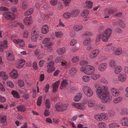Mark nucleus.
<instances>
[{"label":"nucleus","instance_id":"de8ad7c7","mask_svg":"<svg viewBox=\"0 0 128 128\" xmlns=\"http://www.w3.org/2000/svg\"><path fill=\"white\" fill-rule=\"evenodd\" d=\"M79 60V58L78 56L74 57L72 59V61L74 62H77Z\"/></svg>","mask_w":128,"mask_h":128},{"label":"nucleus","instance_id":"09e8293b","mask_svg":"<svg viewBox=\"0 0 128 128\" xmlns=\"http://www.w3.org/2000/svg\"><path fill=\"white\" fill-rule=\"evenodd\" d=\"M89 12V11L86 10H84L82 13L81 14L82 16H86L88 15Z\"/></svg>","mask_w":128,"mask_h":128},{"label":"nucleus","instance_id":"7ed1b4c3","mask_svg":"<svg viewBox=\"0 0 128 128\" xmlns=\"http://www.w3.org/2000/svg\"><path fill=\"white\" fill-rule=\"evenodd\" d=\"M112 30L110 28H108L106 29L104 33L102 34L103 41L106 42L108 41L112 33Z\"/></svg>","mask_w":128,"mask_h":128},{"label":"nucleus","instance_id":"8fccbe9b","mask_svg":"<svg viewBox=\"0 0 128 128\" xmlns=\"http://www.w3.org/2000/svg\"><path fill=\"white\" fill-rule=\"evenodd\" d=\"M3 16L6 19H9L11 17V16L7 12L4 13Z\"/></svg>","mask_w":128,"mask_h":128},{"label":"nucleus","instance_id":"6e6552de","mask_svg":"<svg viewBox=\"0 0 128 128\" xmlns=\"http://www.w3.org/2000/svg\"><path fill=\"white\" fill-rule=\"evenodd\" d=\"M42 43L45 44V47L52 46L53 45V43L51 40L50 38L49 37L44 38L42 42Z\"/></svg>","mask_w":128,"mask_h":128},{"label":"nucleus","instance_id":"0e129e2a","mask_svg":"<svg viewBox=\"0 0 128 128\" xmlns=\"http://www.w3.org/2000/svg\"><path fill=\"white\" fill-rule=\"evenodd\" d=\"M88 64V62L86 61H82L80 62V64L82 66L86 65Z\"/></svg>","mask_w":128,"mask_h":128},{"label":"nucleus","instance_id":"20e7f679","mask_svg":"<svg viewBox=\"0 0 128 128\" xmlns=\"http://www.w3.org/2000/svg\"><path fill=\"white\" fill-rule=\"evenodd\" d=\"M39 32L37 31L35 27H34L31 32V38L33 42H36L38 40Z\"/></svg>","mask_w":128,"mask_h":128},{"label":"nucleus","instance_id":"4c0bfd02","mask_svg":"<svg viewBox=\"0 0 128 128\" xmlns=\"http://www.w3.org/2000/svg\"><path fill=\"white\" fill-rule=\"evenodd\" d=\"M122 49L121 48H118L115 52L114 53L116 55H119L122 53Z\"/></svg>","mask_w":128,"mask_h":128},{"label":"nucleus","instance_id":"72a5a7b5","mask_svg":"<svg viewBox=\"0 0 128 128\" xmlns=\"http://www.w3.org/2000/svg\"><path fill=\"white\" fill-rule=\"evenodd\" d=\"M95 104V102L94 100H90L88 102V106L89 107L92 108L94 106Z\"/></svg>","mask_w":128,"mask_h":128},{"label":"nucleus","instance_id":"338daca9","mask_svg":"<svg viewBox=\"0 0 128 128\" xmlns=\"http://www.w3.org/2000/svg\"><path fill=\"white\" fill-rule=\"evenodd\" d=\"M77 42L76 40H72L71 41L70 43V44L71 46H74L76 43Z\"/></svg>","mask_w":128,"mask_h":128},{"label":"nucleus","instance_id":"6ab92c4d","mask_svg":"<svg viewBox=\"0 0 128 128\" xmlns=\"http://www.w3.org/2000/svg\"><path fill=\"white\" fill-rule=\"evenodd\" d=\"M25 60H21L18 62V64L17 66V68H20L23 67L24 64Z\"/></svg>","mask_w":128,"mask_h":128},{"label":"nucleus","instance_id":"3c124183","mask_svg":"<svg viewBox=\"0 0 128 128\" xmlns=\"http://www.w3.org/2000/svg\"><path fill=\"white\" fill-rule=\"evenodd\" d=\"M94 118L95 119L97 120L101 121L102 120L100 114V115H96L94 116Z\"/></svg>","mask_w":128,"mask_h":128},{"label":"nucleus","instance_id":"412c9836","mask_svg":"<svg viewBox=\"0 0 128 128\" xmlns=\"http://www.w3.org/2000/svg\"><path fill=\"white\" fill-rule=\"evenodd\" d=\"M68 82L65 80H63L60 86V88L61 90L64 89L66 86L68 85Z\"/></svg>","mask_w":128,"mask_h":128},{"label":"nucleus","instance_id":"f257e3e1","mask_svg":"<svg viewBox=\"0 0 128 128\" xmlns=\"http://www.w3.org/2000/svg\"><path fill=\"white\" fill-rule=\"evenodd\" d=\"M98 96L102 102L104 103L110 102L112 98V97L110 95V92H108L107 88Z\"/></svg>","mask_w":128,"mask_h":128},{"label":"nucleus","instance_id":"39448f33","mask_svg":"<svg viewBox=\"0 0 128 128\" xmlns=\"http://www.w3.org/2000/svg\"><path fill=\"white\" fill-rule=\"evenodd\" d=\"M82 90L84 93L87 96L90 97L92 95V91L89 86H84L82 88Z\"/></svg>","mask_w":128,"mask_h":128},{"label":"nucleus","instance_id":"79ce46f5","mask_svg":"<svg viewBox=\"0 0 128 128\" xmlns=\"http://www.w3.org/2000/svg\"><path fill=\"white\" fill-rule=\"evenodd\" d=\"M63 16L64 17L66 18H68L71 17V14L69 12H66L64 14Z\"/></svg>","mask_w":128,"mask_h":128},{"label":"nucleus","instance_id":"dca6fc26","mask_svg":"<svg viewBox=\"0 0 128 128\" xmlns=\"http://www.w3.org/2000/svg\"><path fill=\"white\" fill-rule=\"evenodd\" d=\"M111 93L114 96H118L119 95V91L115 88H112L111 89Z\"/></svg>","mask_w":128,"mask_h":128},{"label":"nucleus","instance_id":"bb28decb","mask_svg":"<svg viewBox=\"0 0 128 128\" xmlns=\"http://www.w3.org/2000/svg\"><path fill=\"white\" fill-rule=\"evenodd\" d=\"M11 93L15 98H20V95L17 91L13 90L12 91Z\"/></svg>","mask_w":128,"mask_h":128},{"label":"nucleus","instance_id":"a878e982","mask_svg":"<svg viewBox=\"0 0 128 128\" xmlns=\"http://www.w3.org/2000/svg\"><path fill=\"white\" fill-rule=\"evenodd\" d=\"M118 10L116 8H110V11L108 13L110 14H114Z\"/></svg>","mask_w":128,"mask_h":128},{"label":"nucleus","instance_id":"603ef678","mask_svg":"<svg viewBox=\"0 0 128 128\" xmlns=\"http://www.w3.org/2000/svg\"><path fill=\"white\" fill-rule=\"evenodd\" d=\"M99 127L101 128H104L106 127V124L104 122H100L98 124Z\"/></svg>","mask_w":128,"mask_h":128},{"label":"nucleus","instance_id":"864d4df0","mask_svg":"<svg viewBox=\"0 0 128 128\" xmlns=\"http://www.w3.org/2000/svg\"><path fill=\"white\" fill-rule=\"evenodd\" d=\"M66 6H69L71 0H62Z\"/></svg>","mask_w":128,"mask_h":128},{"label":"nucleus","instance_id":"37998d69","mask_svg":"<svg viewBox=\"0 0 128 128\" xmlns=\"http://www.w3.org/2000/svg\"><path fill=\"white\" fill-rule=\"evenodd\" d=\"M82 79L84 82H87L90 80L89 77L88 76H84L82 77Z\"/></svg>","mask_w":128,"mask_h":128},{"label":"nucleus","instance_id":"5701e85b","mask_svg":"<svg viewBox=\"0 0 128 128\" xmlns=\"http://www.w3.org/2000/svg\"><path fill=\"white\" fill-rule=\"evenodd\" d=\"M34 11V10L33 8H30L24 13V15L27 16L31 15L33 13Z\"/></svg>","mask_w":128,"mask_h":128},{"label":"nucleus","instance_id":"473e14b6","mask_svg":"<svg viewBox=\"0 0 128 128\" xmlns=\"http://www.w3.org/2000/svg\"><path fill=\"white\" fill-rule=\"evenodd\" d=\"M50 100L48 98H47L46 100V102H45V106L46 108L48 109L50 108Z\"/></svg>","mask_w":128,"mask_h":128},{"label":"nucleus","instance_id":"a19ab883","mask_svg":"<svg viewBox=\"0 0 128 128\" xmlns=\"http://www.w3.org/2000/svg\"><path fill=\"white\" fill-rule=\"evenodd\" d=\"M110 66L113 68H115L116 67V62L114 60H112L110 62Z\"/></svg>","mask_w":128,"mask_h":128},{"label":"nucleus","instance_id":"c756f323","mask_svg":"<svg viewBox=\"0 0 128 128\" xmlns=\"http://www.w3.org/2000/svg\"><path fill=\"white\" fill-rule=\"evenodd\" d=\"M82 94L80 93L78 94L75 97L74 100L75 101H79L82 98Z\"/></svg>","mask_w":128,"mask_h":128},{"label":"nucleus","instance_id":"774afa93","mask_svg":"<svg viewBox=\"0 0 128 128\" xmlns=\"http://www.w3.org/2000/svg\"><path fill=\"white\" fill-rule=\"evenodd\" d=\"M28 31H26L23 33V37L24 38H27L28 36Z\"/></svg>","mask_w":128,"mask_h":128},{"label":"nucleus","instance_id":"ddd939ff","mask_svg":"<svg viewBox=\"0 0 128 128\" xmlns=\"http://www.w3.org/2000/svg\"><path fill=\"white\" fill-rule=\"evenodd\" d=\"M49 32L48 26V25L45 24L44 25L42 28L41 32L44 34H46Z\"/></svg>","mask_w":128,"mask_h":128},{"label":"nucleus","instance_id":"aec40b11","mask_svg":"<svg viewBox=\"0 0 128 128\" xmlns=\"http://www.w3.org/2000/svg\"><path fill=\"white\" fill-rule=\"evenodd\" d=\"M122 126H128V118H124L121 121Z\"/></svg>","mask_w":128,"mask_h":128},{"label":"nucleus","instance_id":"f704fd0d","mask_svg":"<svg viewBox=\"0 0 128 128\" xmlns=\"http://www.w3.org/2000/svg\"><path fill=\"white\" fill-rule=\"evenodd\" d=\"M17 108L18 111L20 112H24L26 109L24 105L18 106Z\"/></svg>","mask_w":128,"mask_h":128},{"label":"nucleus","instance_id":"423d86ee","mask_svg":"<svg viewBox=\"0 0 128 128\" xmlns=\"http://www.w3.org/2000/svg\"><path fill=\"white\" fill-rule=\"evenodd\" d=\"M55 108L56 110L58 111L63 112L66 110L67 108L66 105L65 104H60L58 103L56 104Z\"/></svg>","mask_w":128,"mask_h":128},{"label":"nucleus","instance_id":"58836bf2","mask_svg":"<svg viewBox=\"0 0 128 128\" xmlns=\"http://www.w3.org/2000/svg\"><path fill=\"white\" fill-rule=\"evenodd\" d=\"M122 100V98L121 97H119L116 98L114 100V104H117L121 102Z\"/></svg>","mask_w":128,"mask_h":128},{"label":"nucleus","instance_id":"052dcab7","mask_svg":"<svg viewBox=\"0 0 128 128\" xmlns=\"http://www.w3.org/2000/svg\"><path fill=\"white\" fill-rule=\"evenodd\" d=\"M76 91V89L75 88L71 87L68 90V91L70 92L74 93Z\"/></svg>","mask_w":128,"mask_h":128},{"label":"nucleus","instance_id":"393cba45","mask_svg":"<svg viewBox=\"0 0 128 128\" xmlns=\"http://www.w3.org/2000/svg\"><path fill=\"white\" fill-rule=\"evenodd\" d=\"M6 117L5 115H2L0 117V122L2 124H4L6 120Z\"/></svg>","mask_w":128,"mask_h":128},{"label":"nucleus","instance_id":"5fc2aeb1","mask_svg":"<svg viewBox=\"0 0 128 128\" xmlns=\"http://www.w3.org/2000/svg\"><path fill=\"white\" fill-rule=\"evenodd\" d=\"M116 124L115 122H113L108 125V127L110 128H112L116 127Z\"/></svg>","mask_w":128,"mask_h":128},{"label":"nucleus","instance_id":"1a4fd4ad","mask_svg":"<svg viewBox=\"0 0 128 128\" xmlns=\"http://www.w3.org/2000/svg\"><path fill=\"white\" fill-rule=\"evenodd\" d=\"M11 77L14 79H16L18 76V74L17 70L15 69H13L10 73Z\"/></svg>","mask_w":128,"mask_h":128},{"label":"nucleus","instance_id":"680f3d73","mask_svg":"<svg viewBox=\"0 0 128 128\" xmlns=\"http://www.w3.org/2000/svg\"><path fill=\"white\" fill-rule=\"evenodd\" d=\"M8 10V8L5 7L0 6V10L2 11H7Z\"/></svg>","mask_w":128,"mask_h":128},{"label":"nucleus","instance_id":"c03bdc74","mask_svg":"<svg viewBox=\"0 0 128 128\" xmlns=\"http://www.w3.org/2000/svg\"><path fill=\"white\" fill-rule=\"evenodd\" d=\"M7 85L8 86L10 87L11 88L14 87V85L13 83L10 81H9L6 82Z\"/></svg>","mask_w":128,"mask_h":128},{"label":"nucleus","instance_id":"0eeeda50","mask_svg":"<svg viewBox=\"0 0 128 128\" xmlns=\"http://www.w3.org/2000/svg\"><path fill=\"white\" fill-rule=\"evenodd\" d=\"M94 86L96 89L97 94L98 95L100 94L107 88L106 86H102L101 87L100 85L97 84H94Z\"/></svg>","mask_w":128,"mask_h":128},{"label":"nucleus","instance_id":"a211bd4d","mask_svg":"<svg viewBox=\"0 0 128 128\" xmlns=\"http://www.w3.org/2000/svg\"><path fill=\"white\" fill-rule=\"evenodd\" d=\"M79 11L78 10L74 9L72 10L71 12L72 17H75L79 15Z\"/></svg>","mask_w":128,"mask_h":128},{"label":"nucleus","instance_id":"e433bc0d","mask_svg":"<svg viewBox=\"0 0 128 128\" xmlns=\"http://www.w3.org/2000/svg\"><path fill=\"white\" fill-rule=\"evenodd\" d=\"M122 68L120 66H118L115 68L114 72L116 74H118L121 71Z\"/></svg>","mask_w":128,"mask_h":128},{"label":"nucleus","instance_id":"69168bd1","mask_svg":"<svg viewBox=\"0 0 128 128\" xmlns=\"http://www.w3.org/2000/svg\"><path fill=\"white\" fill-rule=\"evenodd\" d=\"M101 82L103 84H106L108 82V81L104 78H103L101 80Z\"/></svg>","mask_w":128,"mask_h":128},{"label":"nucleus","instance_id":"2eb2a0df","mask_svg":"<svg viewBox=\"0 0 128 128\" xmlns=\"http://www.w3.org/2000/svg\"><path fill=\"white\" fill-rule=\"evenodd\" d=\"M84 7L87 8H91L93 5V2L90 1H87L85 3Z\"/></svg>","mask_w":128,"mask_h":128},{"label":"nucleus","instance_id":"4d7b16f0","mask_svg":"<svg viewBox=\"0 0 128 128\" xmlns=\"http://www.w3.org/2000/svg\"><path fill=\"white\" fill-rule=\"evenodd\" d=\"M19 86L20 87H23L24 85V82L22 80H19L18 82Z\"/></svg>","mask_w":128,"mask_h":128},{"label":"nucleus","instance_id":"9d476101","mask_svg":"<svg viewBox=\"0 0 128 128\" xmlns=\"http://www.w3.org/2000/svg\"><path fill=\"white\" fill-rule=\"evenodd\" d=\"M7 43L6 40H5L3 42H0V50L3 52L4 49H5L7 48Z\"/></svg>","mask_w":128,"mask_h":128},{"label":"nucleus","instance_id":"6e6d98bb","mask_svg":"<svg viewBox=\"0 0 128 128\" xmlns=\"http://www.w3.org/2000/svg\"><path fill=\"white\" fill-rule=\"evenodd\" d=\"M50 3L52 5L55 6L57 4V0H52L50 2Z\"/></svg>","mask_w":128,"mask_h":128},{"label":"nucleus","instance_id":"bf43d9fd","mask_svg":"<svg viewBox=\"0 0 128 128\" xmlns=\"http://www.w3.org/2000/svg\"><path fill=\"white\" fill-rule=\"evenodd\" d=\"M102 118V120H106L107 118V115L106 114H100Z\"/></svg>","mask_w":128,"mask_h":128},{"label":"nucleus","instance_id":"f3484780","mask_svg":"<svg viewBox=\"0 0 128 128\" xmlns=\"http://www.w3.org/2000/svg\"><path fill=\"white\" fill-rule=\"evenodd\" d=\"M32 17H26L24 20V23L26 25H29L31 24Z\"/></svg>","mask_w":128,"mask_h":128},{"label":"nucleus","instance_id":"f03ea898","mask_svg":"<svg viewBox=\"0 0 128 128\" xmlns=\"http://www.w3.org/2000/svg\"><path fill=\"white\" fill-rule=\"evenodd\" d=\"M81 70L87 74L90 75L94 72L95 69L94 67L92 66L86 65V66L82 67Z\"/></svg>","mask_w":128,"mask_h":128},{"label":"nucleus","instance_id":"c9c22d12","mask_svg":"<svg viewBox=\"0 0 128 128\" xmlns=\"http://www.w3.org/2000/svg\"><path fill=\"white\" fill-rule=\"evenodd\" d=\"M83 28L81 25H76L74 26L73 28L74 30L78 31L81 30Z\"/></svg>","mask_w":128,"mask_h":128},{"label":"nucleus","instance_id":"4468645a","mask_svg":"<svg viewBox=\"0 0 128 128\" xmlns=\"http://www.w3.org/2000/svg\"><path fill=\"white\" fill-rule=\"evenodd\" d=\"M107 67V65L106 63H102L98 66V70L101 71H103L106 70Z\"/></svg>","mask_w":128,"mask_h":128},{"label":"nucleus","instance_id":"49530a36","mask_svg":"<svg viewBox=\"0 0 128 128\" xmlns=\"http://www.w3.org/2000/svg\"><path fill=\"white\" fill-rule=\"evenodd\" d=\"M72 105L77 108H81L80 105L79 104L73 103L72 104Z\"/></svg>","mask_w":128,"mask_h":128},{"label":"nucleus","instance_id":"f8f14e48","mask_svg":"<svg viewBox=\"0 0 128 128\" xmlns=\"http://www.w3.org/2000/svg\"><path fill=\"white\" fill-rule=\"evenodd\" d=\"M99 50L98 49H95L90 54V57L91 58L96 56L99 53Z\"/></svg>","mask_w":128,"mask_h":128},{"label":"nucleus","instance_id":"c85d7f7f","mask_svg":"<svg viewBox=\"0 0 128 128\" xmlns=\"http://www.w3.org/2000/svg\"><path fill=\"white\" fill-rule=\"evenodd\" d=\"M101 77V75L99 74H93L91 77L92 79L96 80L98 79L99 78Z\"/></svg>","mask_w":128,"mask_h":128},{"label":"nucleus","instance_id":"2f4dec72","mask_svg":"<svg viewBox=\"0 0 128 128\" xmlns=\"http://www.w3.org/2000/svg\"><path fill=\"white\" fill-rule=\"evenodd\" d=\"M126 76L124 74H120L118 76L119 80L122 81H124L126 79Z\"/></svg>","mask_w":128,"mask_h":128},{"label":"nucleus","instance_id":"ea45409f","mask_svg":"<svg viewBox=\"0 0 128 128\" xmlns=\"http://www.w3.org/2000/svg\"><path fill=\"white\" fill-rule=\"evenodd\" d=\"M47 68L48 69L52 68L54 66V62H48L47 64Z\"/></svg>","mask_w":128,"mask_h":128},{"label":"nucleus","instance_id":"9b49d317","mask_svg":"<svg viewBox=\"0 0 128 128\" xmlns=\"http://www.w3.org/2000/svg\"><path fill=\"white\" fill-rule=\"evenodd\" d=\"M60 81L58 80L56 82L52 84L53 92H55L58 90V85L60 83Z\"/></svg>","mask_w":128,"mask_h":128},{"label":"nucleus","instance_id":"7c9ffc66","mask_svg":"<svg viewBox=\"0 0 128 128\" xmlns=\"http://www.w3.org/2000/svg\"><path fill=\"white\" fill-rule=\"evenodd\" d=\"M91 41L90 38L89 37L86 38L85 40L83 42V44L84 45H87L89 44Z\"/></svg>","mask_w":128,"mask_h":128},{"label":"nucleus","instance_id":"4be33fe9","mask_svg":"<svg viewBox=\"0 0 128 128\" xmlns=\"http://www.w3.org/2000/svg\"><path fill=\"white\" fill-rule=\"evenodd\" d=\"M65 49L64 48H59L56 50V52L60 55L64 54L65 52Z\"/></svg>","mask_w":128,"mask_h":128},{"label":"nucleus","instance_id":"a18cd8bd","mask_svg":"<svg viewBox=\"0 0 128 128\" xmlns=\"http://www.w3.org/2000/svg\"><path fill=\"white\" fill-rule=\"evenodd\" d=\"M42 96H40L38 98L37 101V104L39 106H40L42 103Z\"/></svg>","mask_w":128,"mask_h":128},{"label":"nucleus","instance_id":"e2e57ef3","mask_svg":"<svg viewBox=\"0 0 128 128\" xmlns=\"http://www.w3.org/2000/svg\"><path fill=\"white\" fill-rule=\"evenodd\" d=\"M116 31L117 33L120 34L122 33V30L120 28H116Z\"/></svg>","mask_w":128,"mask_h":128},{"label":"nucleus","instance_id":"13d9d810","mask_svg":"<svg viewBox=\"0 0 128 128\" xmlns=\"http://www.w3.org/2000/svg\"><path fill=\"white\" fill-rule=\"evenodd\" d=\"M44 114L46 116H48L49 115L50 113L49 110L47 109H46L44 111Z\"/></svg>","mask_w":128,"mask_h":128},{"label":"nucleus","instance_id":"cd10ccee","mask_svg":"<svg viewBox=\"0 0 128 128\" xmlns=\"http://www.w3.org/2000/svg\"><path fill=\"white\" fill-rule=\"evenodd\" d=\"M29 5L26 1H24L22 4V7L24 10H26L28 7Z\"/></svg>","mask_w":128,"mask_h":128},{"label":"nucleus","instance_id":"b1692460","mask_svg":"<svg viewBox=\"0 0 128 128\" xmlns=\"http://www.w3.org/2000/svg\"><path fill=\"white\" fill-rule=\"evenodd\" d=\"M7 57L8 60L10 62L14 60V56L10 53H8V56Z\"/></svg>","mask_w":128,"mask_h":128}]
</instances>
